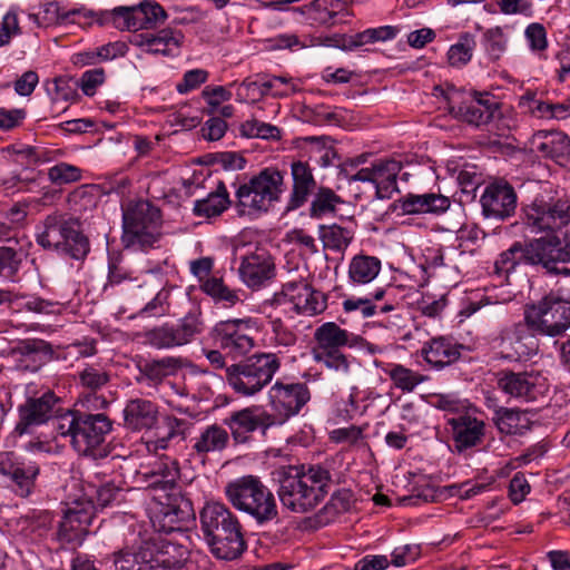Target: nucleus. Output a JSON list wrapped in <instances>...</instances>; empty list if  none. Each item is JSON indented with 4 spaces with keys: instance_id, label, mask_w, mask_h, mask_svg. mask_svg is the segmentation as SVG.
<instances>
[{
    "instance_id": "f257e3e1",
    "label": "nucleus",
    "mask_w": 570,
    "mask_h": 570,
    "mask_svg": "<svg viewBox=\"0 0 570 570\" xmlns=\"http://www.w3.org/2000/svg\"><path fill=\"white\" fill-rule=\"evenodd\" d=\"M277 495L283 507L294 513L314 510L326 497L330 471L320 465H289L278 471Z\"/></svg>"
},
{
    "instance_id": "f03ea898",
    "label": "nucleus",
    "mask_w": 570,
    "mask_h": 570,
    "mask_svg": "<svg viewBox=\"0 0 570 570\" xmlns=\"http://www.w3.org/2000/svg\"><path fill=\"white\" fill-rule=\"evenodd\" d=\"M225 495L234 509L249 515L257 525L278 522L276 498L259 476L248 474L228 482Z\"/></svg>"
},
{
    "instance_id": "7ed1b4c3",
    "label": "nucleus",
    "mask_w": 570,
    "mask_h": 570,
    "mask_svg": "<svg viewBox=\"0 0 570 570\" xmlns=\"http://www.w3.org/2000/svg\"><path fill=\"white\" fill-rule=\"evenodd\" d=\"M122 236L126 248L147 252L161 237L160 209L149 200H129L121 206Z\"/></svg>"
},
{
    "instance_id": "20e7f679",
    "label": "nucleus",
    "mask_w": 570,
    "mask_h": 570,
    "mask_svg": "<svg viewBox=\"0 0 570 570\" xmlns=\"http://www.w3.org/2000/svg\"><path fill=\"white\" fill-rule=\"evenodd\" d=\"M111 426V421L102 413L67 411L57 417L55 429L60 436L69 438L71 446L79 454L96 456Z\"/></svg>"
},
{
    "instance_id": "39448f33",
    "label": "nucleus",
    "mask_w": 570,
    "mask_h": 570,
    "mask_svg": "<svg viewBox=\"0 0 570 570\" xmlns=\"http://www.w3.org/2000/svg\"><path fill=\"white\" fill-rule=\"evenodd\" d=\"M570 288L549 293L534 303L527 304L523 318L534 335L557 337L570 327Z\"/></svg>"
},
{
    "instance_id": "423d86ee",
    "label": "nucleus",
    "mask_w": 570,
    "mask_h": 570,
    "mask_svg": "<svg viewBox=\"0 0 570 570\" xmlns=\"http://www.w3.org/2000/svg\"><path fill=\"white\" fill-rule=\"evenodd\" d=\"M284 176L273 167L262 169L236 190V209L240 216L257 217L267 213L283 193Z\"/></svg>"
},
{
    "instance_id": "0eeeda50",
    "label": "nucleus",
    "mask_w": 570,
    "mask_h": 570,
    "mask_svg": "<svg viewBox=\"0 0 570 570\" xmlns=\"http://www.w3.org/2000/svg\"><path fill=\"white\" fill-rule=\"evenodd\" d=\"M366 156L360 155L355 158L345 160L340 168V176L346 180L348 186L354 183H367L375 189L377 198H391L399 191L397 177L402 169V164L395 159H380L370 167H361L365 164Z\"/></svg>"
},
{
    "instance_id": "6e6552de",
    "label": "nucleus",
    "mask_w": 570,
    "mask_h": 570,
    "mask_svg": "<svg viewBox=\"0 0 570 570\" xmlns=\"http://www.w3.org/2000/svg\"><path fill=\"white\" fill-rule=\"evenodd\" d=\"M281 367L273 353H256L246 360L226 367V381L234 392L253 396L267 386Z\"/></svg>"
},
{
    "instance_id": "1a4fd4ad",
    "label": "nucleus",
    "mask_w": 570,
    "mask_h": 570,
    "mask_svg": "<svg viewBox=\"0 0 570 570\" xmlns=\"http://www.w3.org/2000/svg\"><path fill=\"white\" fill-rule=\"evenodd\" d=\"M37 243L73 259H83L90 249L89 240L80 230L78 222L56 215L43 220L37 232Z\"/></svg>"
},
{
    "instance_id": "9d476101",
    "label": "nucleus",
    "mask_w": 570,
    "mask_h": 570,
    "mask_svg": "<svg viewBox=\"0 0 570 570\" xmlns=\"http://www.w3.org/2000/svg\"><path fill=\"white\" fill-rule=\"evenodd\" d=\"M449 112L458 120L475 128L489 127L501 111L489 92L466 91L449 87L444 92Z\"/></svg>"
},
{
    "instance_id": "9b49d317",
    "label": "nucleus",
    "mask_w": 570,
    "mask_h": 570,
    "mask_svg": "<svg viewBox=\"0 0 570 570\" xmlns=\"http://www.w3.org/2000/svg\"><path fill=\"white\" fill-rule=\"evenodd\" d=\"M523 244L525 265L541 266L550 275L570 276V229L562 240L547 235Z\"/></svg>"
},
{
    "instance_id": "f8f14e48",
    "label": "nucleus",
    "mask_w": 570,
    "mask_h": 570,
    "mask_svg": "<svg viewBox=\"0 0 570 570\" xmlns=\"http://www.w3.org/2000/svg\"><path fill=\"white\" fill-rule=\"evenodd\" d=\"M204 331L198 312H189L177 324L164 323L154 326L138 336L141 342L156 350H171L191 343Z\"/></svg>"
},
{
    "instance_id": "ddd939ff",
    "label": "nucleus",
    "mask_w": 570,
    "mask_h": 570,
    "mask_svg": "<svg viewBox=\"0 0 570 570\" xmlns=\"http://www.w3.org/2000/svg\"><path fill=\"white\" fill-rule=\"evenodd\" d=\"M261 331L254 317L230 318L218 322L213 328V337L218 346L233 356H243L255 347L253 333Z\"/></svg>"
},
{
    "instance_id": "4468645a",
    "label": "nucleus",
    "mask_w": 570,
    "mask_h": 570,
    "mask_svg": "<svg viewBox=\"0 0 570 570\" xmlns=\"http://www.w3.org/2000/svg\"><path fill=\"white\" fill-rule=\"evenodd\" d=\"M269 405L273 411L266 425L283 424L297 415L309 402L311 392L305 383H283L276 381L268 391Z\"/></svg>"
},
{
    "instance_id": "2eb2a0df",
    "label": "nucleus",
    "mask_w": 570,
    "mask_h": 570,
    "mask_svg": "<svg viewBox=\"0 0 570 570\" xmlns=\"http://www.w3.org/2000/svg\"><path fill=\"white\" fill-rule=\"evenodd\" d=\"M497 376L498 389L505 395L522 402L538 401L544 397L549 391L547 377L535 371L504 370L500 371Z\"/></svg>"
},
{
    "instance_id": "dca6fc26",
    "label": "nucleus",
    "mask_w": 570,
    "mask_h": 570,
    "mask_svg": "<svg viewBox=\"0 0 570 570\" xmlns=\"http://www.w3.org/2000/svg\"><path fill=\"white\" fill-rule=\"evenodd\" d=\"M157 539L145 541L135 552H120L115 556V570H174L175 560Z\"/></svg>"
},
{
    "instance_id": "f3484780",
    "label": "nucleus",
    "mask_w": 570,
    "mask_h": 570,
    "mask_svg": "<svg viewBox=\"0 0 570 570\" xmlns=\"http://www.w3.org/2000/svg\"><path fill=\"white\" fill-rule=\"evenodd\" d=\"M524 223L532 233L560 229L570 223V200L535 199L524 209Z\"/></svg>"
},
{
    "instance_id": "a211bd4d",
    "label": "nucleus",
    "mask_w": 570,
    "mask_h": 570,
    "mask_svg": "<svg viewBox=\"0 0 570 570\" xmlns=\"http://www.w3.org/2000/svg\"><path fill=\"white\" fill-rule=\"evenodd\" d=\"M273 303L276 306L291 305L293 312L307 316L321 314L326 308L325 296L303 281L285 283L274 295Z\"/></svg>"
},
{
    "instance_id": "6ab92c4d",
    "label": "nucleus",
    "mask_w": 570,
    "mask_h": 570,
    "mask_svg": "<svg viewBox=\"0 0 570 570\" xmlns=\"http://www.w3.org/2000/svg\"><path fill=\"white\" fill-rule=\"evenodd\" d=\"M58 401L59 399L52 391L27 397L18 406L19 420L14 426V433L20 436L30 434L36 428L46 424L56 415Z\"/></svg>"
},
{
    "instance_id": "aec40b11",
    "label": "nucleus",
    "mask_w": 570,
    "mask_h": 570,
    "mask_svg": "<svg viewBox=\"0 0 570 570\" xmlns=\"http://www.w3.org/2000/svg\"><path fill=\"white\" fill-rule=\"evenodd\" d=\"M110 372L100 364H85L77 372V386L80 389L79 402L88 410L105 409L108 404L101 393L110 382Z\"/></svg>"
},
{
    "instance_id": "412c9836",
    "label": "nucleus",
    "mask_w": 570,
    "mask_h": 570,
    "mask_svg": "<svg viewBox=\"0 0 570 570\" xmlns=\"http://www.w3.org/2000/svg\"><path fill=\"white\" fill-rule=\"evenodd\" d=\"M238 273L242 282L250 289H259L276 274L275 263L269 252L261 246L240 257Z\"/></svg>"
},
{
    "instance_id": "4be33fe9",
    "label": "nucleus",
    "mask_w": 570,
    "mask_h": 570,
    "mask_svg": "<svg viewBox=\"0 0 570 570\" xmlns=\"http://www.w3.org/2000/svg\"><path fill=\"white\" fill-rule=\"evenodd\" d=\"M448 426L458 453L480 445L485 435V422L470 412L448 419Z\"/></svg>"
},
{
    "instance_id": "5701e85b",
    "label": "nucleus",
    "mask_w": 570,
    "mask_h": 570,
    "mask_svg": "<svg viewBox=\"0 0 570 570\" xmlns=\"http://www.w3.org/2000/svg\"><path fill=\"white\" fill-rule=\"evenodd\" d=\"M480 203L485 217L504 220L515 212L517 194L510 184L494 181L484 188Z\"/></svg>"
},
{
    "instance_id": "b1692460",
    "label": "nucleus",
    "mask_w": 570,
    "mask_h": 570,
    "mask_svg": "<svg viewBox=\"0 0 570 570\" xmlns=\"http://www.w3.org/2000/svg\"><path fill=\"white\" fill-rule=\"evenodd\" d=\"M499 348L501 358L519 361L529 357L533 352V335L524 323L518 322L505 326L499 335Z\"/></svg>"
},
{
    "instance_id": "393cba45",
    "label": "nucleus",
    "mask_w": 570,
    "mask_h": 570,
    "mask_svg": "<svg viewBox=\"0 0 570 570\" xmlns=\"http://www.w3.org/2000/svg\"><path fill=\"white\" fill-rule=\"evenodd\" d=\"M191 512L190 502L179 493L166 497V502H159L153 511L151 521L158 531L170 533L179 529L181 522L188 519Z\"/></svg>"
},
{
    "instance_id": "a878e982",
    "label": "nucleus",
    "mask_w": 570,
    "mask_h": 570,
    "mask_svg": "<svg viewBox=\"0 0 570 570\" xmlns=\"http://www.w3.org/2000/svg\"><path fill=\"white\" fill-rule=\"evenodd\" d=\"M91 523L90 503L75 501L67 505L57 532L58 539L63 543L80 542L88 532Z\"/></svg>"
},
{
    "instance_id": "bb28decb",
    "label": "nucleus",
    "mask_w": 570,
    "mask_h": 570,
    "mask_svg": "<svg viewBox=\"0 0 570 570\" xmlns=\"http://www.w3.org/2000/svg\"><path fill=\"white\" fill-rule=\"evenodd\" d=\"M530 148L542 157L551 158L560 166H569L570 138L558 130H539L530 139Z\"/></svg>"
},
{
    "instance_id": "cd10ccee",
    "label": "nucleus",
    "mask_w": 570,
    "mask_h": 570,
    "mask_svg": "<svg viewBox=\"0 0 570 570\" xmlns=\"http://www.w3.org/2000/svg\"><path fill=\"white\" fill-rule=\"evenodd\" d=\"M184 36L179 30L164 28L155 33H139L134 36L132 43L145 53L174 57L179 53Z\"/></svg>"
},
{
    "instance_id": "c85d7f7f",
    "label": "nucleus",
    "mask_w": 570,
    "mask_h": 570,
    "mask_svg": "<svg viewBox=\"0 0 570 570\" xmlns=\"http://www.w3.org/2000/svg\"><path fill=\"white\" fill-rule=\"evenodd\" d=\"M199 521L204 538L242 528L238 518L226 504L218 501L205 503L199 513Z\"/></svg>"
},
{
    "instance_id": "c756f323",
    "label": "nucleus",
    "mask_w": 570,
    "mask_h": 570,
    "mask_svg": "<svg viewBox=\"0 0 570 570\" xmlns=\"http://www.w3.org/2000/svg\"><path fill=\"white\" fill-rule=\"evenodd\" d=\"M95 16L94 11L85 7L66 10L57 2L46 3L37 13L29 14V19L40 28L55 24L66 26L69 23L82 24Z\"/></svg>"
},
{
    "instance_id": "7c9ffc66",
    "label": "nucleus",
    "mask_w": 570,
    "mask_h": 570,
    "mask_svg": "<svg viewBox=\"0 0 570 570\" xmlns=\"http://www.w3.org/2000/svg\"><path fill=\"white\" fill-rule=\"evenodd\" d=\"M357 338L355 334L342 328L335 322H326L314 332L315 345L312 347V355L353 347Z\"/></svg>"
},
{
    "instance_id": "2f4dec72",
    "label": "nucleus",
    "mask_w": 570,
    "mask_h": 570,
    "mask_svg": "<svg viewBox=\"0 0 570 570\" xmlns=\"http://www.w3.org/2000/svg\"><path fill=\"white\" fill-rule=\"evenodd\" d=\"M228 444V431L217 423L199 429L197 435L191 439L193 453L203 461L209 454L223 452Z\"/></svg>"
},
{
    "instance_id": "473e14b6",
    "label": "nucleus",
    "mask_w": 570,
    "mask_h": 570,
    "mask_svg": "<svg viewBox=\"0 0 570 570\" xmlns=\"http://www.w3.org/2000/svg\"><path fill=\"white\" fill-rule=\"evenodd\" d=\"M450 206V198L439 193L407 194L400 200V208L406 215H442Z\"/></svg>"
},
{
    "instance_id": "72a5a7b5",
    "label": "nucleus",
    "mask_w": 570,
    "mask_h": 570,
    "mask_svg": "<svg viewBox=\"0 0 570 570\" xmlns=\"http://www.w3.org/2000/svg\"><path fill=\"white\" fill-rule=\"evenodd\" d=\"M158 414V407L154 402L146 399H132L124 409L125 425L131 431L150 430L156 426Z\"/></svg>"
},
{
    "instance_id": "f704fd0d",
    "label": "nucleus",
    "mask_w": 570,
    "mask_h": 570,
    "mask_svg": "<svg viewBox=\"0 0 570 570\" xmlns=\"http://www.w3.org/2000/svg\"><path fill=\"white\" fill-rule=\"evenodd\" d=\"M210 552L222 560H235L246 550L247 544L242 533V528L223 531L204 538Z\"/></svg>"
},
{
    "instance_id": "c9c22d12",
    "label": "nucleus",
    "mask_w": 570,
    "mask_h": 570,
    "mask_svg": "<svg viewBox=\"0 0 570 570\" xmlns=\"http://www.w3.org/2000/svg\"><path fill=\"white\" fill-rule=\"evenodd\" d=\"M291 174L293 188L287 208L293 210L302 207L307 202L309 195L313 194L316 188V181L312 174V169L303 161L292 163Z\"/></svg>"
},
{
    "instance_id": "e433bc0d",
    "label": "nucleus",
    "mask_w": 570,
    "mask_h": 570,
    "mask_svg": "<svg viewBox=\"0 0 570 570\" xmlns=\"http://www.w3.org/2000/svg\"><path fill=\"white\" fill-rule=\"evenodd\" d=\"M421 355L432 368L442 370L459 360L461 353L456 344L441 336L426 342Z\"/></svg>"
},
{
    "instance_id": "4c0bfd02",
    "label": "nucleus",
    "mask_w": 570,
    "mask_h": 570,
    "mask_svg": "<svg viewBox=\"0 0 570 570\" xmlns=\"http://www.w3.org/2000/svg\"><path fill=\"white\" fill-rule=\"evenodd\" d=\"M381 269L382 262L379 257L366 254L354 255L347 265V282L353 287L367 285L376 279Z\"/></svg>"
},
{
    "instance_id": "58836bf2",
    "label": "nucleus",
    "mask_w": 570,
    "mask_h": 570,
    "mask_svg": "<svg viewBox=\"0 0 570 570\" xmlns=\"http://www.w3.org/2000/svg\"><path fill=\"white\" fill-rule=\"evenodd\" d=\"M271 421V414L266 412L257 413L253 409H244L233 413L226 423L230 429L234 439L238 442L246 440L247 434L256 431L258 428H268L266 425Z\"/></svg>"
},
{
    "instance_id": "ea45409f",
    "label": "nucleus",
    "mask_w": 570,
    "mask_h": 570,
    "mask_svg": "<svg viewBox=\"0 0 570 570\" xmlns=\"http://www.w3.org/2000/svg\"><path fill=\"white\" fill-rule=\"evenodd\" d=\"M16 351L21 356L20 362L26 363L24 367L30 371L39 370L53 357L51 344L40 338L23 340Z\"/></svg>"
},
{
    "instance_id": "a19ab883",
    "label": "nucleus",
    "mask_w": 570,
    "mask_h": 570,
    "mask_svg": "<svg viewBox=\"0 0 570 570\" xmlns=\"http://www.w3.org/2000/svg\"><path fill=\"white\" fill-rule=\"evenodd\" d=\"M494 423L501 433L508 435H522L532 424L528 412L509 407H500L495 411Z\"/></svg>"
},
{
    "instance_id": "79ce46f5",
    "label": "nucleus",
    "mask_w": 570,
    "mask_h": 570,
    "mask_svg": "<svg viewBox=\"0 0 570 570\" xmlns=\"http://www.w3.org/2000/svg\"><path fill=\"white\" fill-rule=\"evenodd\" d=\"M229 205V194L226 186L220 181L206 198L195 202L194 214L198 217L212 218L222 215Z\"/></svg>"
},
{
    "instance_id": "37998d69",
    "label": "nucleus",
    "mask_w": 570,
    "mask_h": 570,
    "mask_svg": "<svg viewBox=\"0 0 570 570\" xmlns=\"http://www.w3.org/2000/svg\"><path fill=\"white\" fill-rule=\"evenodd\" d=\"M95 16L91 19H96L100 24L111 23L119 30H140L141 23H139L137 14V6L131 7H117L111 11H101L99 13L94 12Z\"/></svg>"
},
{
    "instance_id": "c03bdc74",
    "label": "nucleus",
    "mask_w": 570,
    "mask_h": 570,
    "mask_svg": "<svg viewBox=\"0 0 570 570\" xmlns=\"http://www.w3.org/2000/svg\"><path fill=\"white\" fill-rule=\"evenodd\" d=\"M39 472L40 469L36 462L21 460L7 481H10L11 489L17 495L27 498L33 491Z\"/></svg>"
},
{
    "instance_id": "a18cd8bd",
    "label": "nucleus",
    "mask_w": 570,
    "mask_h": 570,
    "mask_svg": "<svg viewBox=\"0 0 570 570\" xmlns=\"http://www.w3.org/2000/svg\"><path fill=\"white\" fill-rule=\"evenodd\" d=\"M308 19L316 24L332 27L338 17H347L348 11L341 10L340 0H314L307 9Z\"/></svg>"
},
{
    "instance_id": "49530a36",
    "label": "nucleus",
    "mask_w": 570,
    "mask_h": 570,
    "mask_svg": "<svg viewBox=\"0 0 570 570\" xmlns=\"http://www.w3.org/2000/svg\"><path fill=\"white\" fill-rule=\"evenodd\" d=\"M390 377L393 386L403 393L413 392L424 381V376L402 364L390 363L382 368Z\"/></svg>"
},
{
    "instance_id": "de8ad7c7",
    "label": "nucleus",
    "mask_w": 570,
    "mask_h": 570,
    "mask_svg": "<svg viewBox=\"0 0 570 570\" xmlns=\"http://www.w3.org/2000/svg\"><path fill=\"white\" fill-rule=\"evenodd\" d=\"M200 287L216 304H223L225 307H233L242 302L240 291L230 288L220 277L212 276L204 281Z\"/></svg>"
},
{
    "instance_id": "09e8293b",
    "label": "nucleus",
    "mask_w": 570,
    "mask_h": 570,
    "mask_svg": "<svg viewBox=\"0 0 570 570\" xmlns=\"http://www.w3.org/2000/svg\"><path fill=\"white\" fill-rule=\"evenodd\" d=\"M313 360L324 365L327 370L333 371L341 377L348 380L353 374V365L355 358L344 354L342 351H333L326 353L313 354Z\"/></svg>"
},
{
    "instance_id": "8fccbe9b",
    "label": "nucleus",
    "mask_w": 570,
    "mask_h": 570,
    "mask_svg": "<svg viewBox=\"0 0 570 570\" xmlns=\"http://www.w3.org/2000/svg\"><path fill=\"white\" fill-rule=\"evenodd\" d=\"M476 47L475 37L469 32L461 33L459 40L453 43L446 53L449 65L454 68L466 66Z\"/></svg>"
},
{
    "instance_id": "3c124183",
    "label": "nucleus",
    "mask_w": 570,
    "mask_h": 570,
    "mask_svg": "<svg viewBox=\"0 0 570 570\" xmlns=\"http://www.w3.org/2000/svg\"><path fill=\"white\" fill-rule=\"evenodd\" d=\"M183 366L180 357L165 356L159 360L145 362L141 373L150 381L160 382L165 377L175 374Z\"/></svg>"
},
{
    "instance_id": "603ef678",
    "label": "nucleus",
    "mask_w": 570,
    "mask_h": 570,
    "mask_svg": "<svg viewBox=\"0 0 570 570\" xmlns=\"http://www.w3.org/2000/svg\"><path fill=\"white\" fill-rule=\"evenodd\" d=\"M354 234L351 229L333 224L320 226V238L325 248L343 252L353 240Z\"/></svg>"
},
{
    "instance_id": "864d4df0",
    "label": "nucleus",
    "mask_w": 570,
    "mask_h": 570,
    "mask_svg": "<svg viewBox=\"0 0 570 570\" xmlns=\"http://www.w3.org/2000/svg\"><path fill=\"white\" fill-rule=\"evenodd\" d=\"M520 264H525L524 244L515 242L499 255L494 263L493 272L500 277H508Z\"/></svg>"
},
{
    "instance_id": "5fc2aeb1",
    "label": "nucleus",
    "mask_w": 570,
    "mask_h": 570,
    "mask_svg": "<svg viewBox=\"0 0 570 570\" xmlns=\"http://www.w3.org/2000/svg\"><path fill=\"white\" fill-rule=\"evenodd\" d=\"M342 308L345 313L360 312L362 317L368 318L377 314L394 309L393 303L375 304L370 297H350L343 301Z\"/></svg>"
},
{
    "instance_id": "6e6d98bb",
    "label": "nucleus",
    "mask_w": 570,
    "mask_h": 570,
    "mask_svg": "<svg viewBox=\"0 0 570 570\" xmlns=\"http://www.w3.org/2000/svg\"><path fill=\"white\" fill-rule=\"evenodd\" d=\"M229 88L236 89V101L242 104H255L269 95L265 78L259 80H252L247 78L240 83L234 81L229 83Z\"/></svg>"
},
{
    "instance_id": "4d7b16f0",
    "label": "nucleus",
    "mask_w": 570,
    "mask_h": 570,
    "mask_svg": "<svg viewBox=\"0 0 570 570\" xmlns=\"http://www.w3.org/2000/svg\"><path fill=\"white\" fill-rule=\"evenodd\" d=\"M509 38L503 28L487 29L482 36V46L490 61H498L508 49Z\"/></svg>"
},
{
    "instance_id": "13d9d810",
    "label": "nucleus",
    "mask_w": 570,
    "mask_h": 570,
    "mask_svg": "<svg viewBox=\"0 0 570 570\" xmlns=\"http://www.w3.org/2000/svg\"><path fill=\"white\" fill-rule=\"evenodd\" d=\"M137 14L141 29H153L163 24L168 14L163 6L155 0H142L137 4Z\"/></svg>"
},
{
    "instance_id": "bf43d9fd",
    "label": "nucleus",
    "mask_w": 570,
    "mask_h": 570,
    "mask_svg": "<svg viewBox=\"0 0 570 570\" xmlns=\"http://www.w3.org/2000/svg\"><path fill=\"white\" fill-rule=\"evenodd\" d=\"M523 36L529 51L540 59L546 58L549 47L546 27L540 22H531L525 27Z\"/></svg>"
},
{
    "instance_id": "052dcab7",
    "label": "nucleus",
    "mask_w": 570,
    "mask_h": 570,
    "mask_svg": "<svg viewBox=\"0 0 570 570\" xmlns=\"http://www.w3.org/2000/svg\"><path fill=\"white\" fill-rule=\"evenodd\" d=\"M47 91L53 102H76L79 99L77 80L58 77L47 85Z\"/></svg>"
},
{
    "instance_id": "680f3d73",
    "label": "nucleus",
    "mask_w": 570,
    "mask_h": 570,
    "mask_svg": "<svg viewBox=\"0 0 570 570\" xmlns=\"http://www.w3.org/2000/svg\"><path fill=\"white\" fill-rule=\"evenodd\" d=\"M240 132L247 138L281 139V129L278 127L257 119L244 121L240 125Z\"/></svg>"
},
{
    "instance_id": "e2e57ef3",
    "label": "nucleus",
    "mask_w": 570,
    "mask_h": 570,
    "mask_svg": "<svg viewBox=\"0 0 570 570\" xmlns=\"http://www.w3.org/2000/svg\"><path fill=\"white\" fill-rule=\"evenodd\" d=\"M170 313V289L160 288L156 295L139 311L141 317H163Z\"/></svg>"
},
{
    "instance_id": "0e129e2a",
    "label": "nucleus",
    "mask_w": 570,
    "mask_h": 570,
    "mask_svg": "<svg viewBox=\"0 0 570 570\" xmlns=\"http://www.w3.org/2000/svg\"><path fill=\"white\" fill-rule=\"evenodd\" d=\"M82 170L68 163H59L48 169V178L53 185H66L79 181Z\"/></svg>"
},
{
    "instance_id": "69168bd1",
    "label": "nucleus",
    "mask_w": 570,
    "mask_h": 570,
    "mask_svg": "<svg viewBox=\"0 0 570 570\" xmlns=\"http://www.w3.org/2000/svg\"><path fill=\"white\" fill-rule=\"evenodd\" d=\"M340 203L338 196L330 188H320L311 205L312 216L321 217L326 213L333 212L336 204Z\"/></svg>"
},
{
    "instance_id": "338daca9",
    "label": "nucleus",
    "mask_w": 570,
    "mask_h": 570,
    "mask_svg": "<svg viewBox=\"0 0 570 570\" xmlns=\"http://www.w3.org/2000/svg\"><path fill=\"white\" fill-rule=\"evenodd\" d=\"M230 89L229 85L227 87L207 86L204 88L202 96L207 104L209 115H215L220 105L232 98L233 94Z\"/></svg>"
},
{
    "instance_id": "774afa93",
    "label": "nucleus",
    "mask_w": 570,
    "mask_h": 570,
    "mask_svg": "<svg viewBox=\"0 0 570 570\" xmlns=\"http://www.w3.org/2000/svg\"><path fill=\"white\" fill-rule=\"evenodd\" d=\"M20 33L18 8L11 7L0 22V47L8 46L11 39Z\"/></svg>"
}]
</instances>
